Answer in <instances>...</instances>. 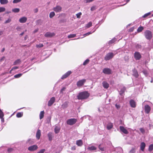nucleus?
<instances>
[{
	"mask_svg": "<svg viewBox=\"0 0 153 153\" xmlns=\"http://www.w3.org/2000/svg\"><path fill=\"white\" fill-rule=\"evenodd\" d=\"M134 29V27L130 28L128 30L129 32H133Z\"/></svg>",
	"mask_w": 153,
	"mask_h": 153,
	"instance_id": "obj_52",
	"label": "nucleus"
},
{
	"mask_svg": "<svg viewBox=\"0 0 153 153\" xmlns=\"http://www.w3.org/2000/svg\"><path fill=\"white\" fill-rule=\"evenodd\" d=\"M60 131V128L58 127H56L54 128L55 132L56 134L58 133Z\"/></svg>",
	"mask_w": 153,
	"mask_h": 153,
	"instance_id": "obj_29",
	"label": "nucleus"
},
{
	"mask_svg": "<svg viewBox=\"0 0 153 153\" xmlns=\"http://www.w3.org/2000/svg\"><path fill=\"white\" fill-rule=\"evenodd\" d=\"M76 36V34H71L68 36V38H72L75 37Z\"/></svg>",
	"mask_w": 153,
	"mask_h": 153,
	"instance_id": "obj_31",
	"label": "nucleus"
},
{
	"mask_svg": "<svg viewBox=\"0 0 153 153\" xmlns=\"http://www.w3.org/2000/svg\"><path fill=\"white\" fill-rule=\"evenodd\" d=\"M114 56L113 53L111 52L108 53L106 54L104 57V59L106 61L109 60L112 58Z\"/></svg>",
	"mask_w": 153,
	"mask_h": 153,
	"instance_id": "obj_4",
	"label": "nucleus"
},
{
	"mask_svg": "<svg viewBox=\"0 0 153 153\" xmlns=\"http://www.w3.org/2000/svg\"><path fill=\"white\" fill-rule=\"evenodd\" d=\"M91 32H88L84 34L83 36H84V37H85L87 36H88V35L91 34Z\"/></svg>",
	"mask_w": 153,
	"mask_h": 153,
	"instance_id": "obj_55",
	"label": "nucleus"
},
{
	"mask_svg": "<svg viewBox=\"0 0 153 153\" xmlns=\"http://www.w3.org/2000/svg\"><path fill=\"white\" fill-rule=\"evenodd\" d=\"M45 112L44 111H41L39 114V118L40 120L42 119L44 116Z\"/></svg>",
	"mask_w": 153,
	"mask_h": 153,
	"instance_id": "obj_23",
	"label": "nucleus"
},
{
	"mask_svg": "<svg viewBox=\"0 0 153 153\" xmlns=\"http://www.w3.org/2000/svg\"><path fill=\"white\" fill-rule=\"evenodd\" d=\"M41 135V131L38 129L37 131L36 134V138L38 140H39L40 139Z\"/></svg>",
	"mask_w": 153,
	"mask_h": 153,
	"instance_id": "obj_18",
	"label": "nucleus"
},
{
	"mask_svg": "<svg viewBox=\"0 0 153 153\" xmlns=\"http://www.w3.org/2000/svg\"><path fill=\"white\" fill-rule=\"evenodd\" d=\"M136 149L132 148L129 152V153H135Z\"/></svg>",
	"mask_w": 153,
	"mask_h": 153,
	"instance_id": "obj_38",
	"label": "nucleus"
},
{
	"mask_svg": "<svg viewBox=\"0 0 153 153\" xmlns=\"http://www.w3.org/2000/svg\"><path fill=\"white\" fill-rule=\"evenodd\" d=\"M99 149L100 150H101V151H104V148L103 147H101V145H100L99 146Z\"/></svg>",
	"mask_w": 153,
	"mask_h": 153,
	"instance_id": "obj_51",
	"label": "nucleus"
},
{
	"mask_svg": "<svg viewBox=\"0 0 153 153\" xmlns=\"http://www.w3.org/2000/svg\"><path fill=\"white\" fill-rule=\"evenodd\" d=\"M68 102H65L62 105V107L63 108H65L68 107Z\"/></svg>",
	"mask_w": 153,
	"mask_h": 153,
	"instance_id": "obj_26",
	"label": "nucleus"
},
{
	"mask_svg": "<svg viewBox=\"0 0 153 153\" xmlns=\"http://www.w3.org/2000/svg\"><path fill=\"white\" fill-rule=\"evenodd\" d=\"M62 8L59 6H57L53 8V10L56 12H59L61 11Z\"/></svg>",
	"mask_w": 153,
	"mask_h": 153,
	"instance_id": "obj_12",
	"label": "nucleus"
},
{
	"mask_svg": "<svg viewBox=\"0 0 153 153\" xmlns=\"http://www.w3.org/2000/svg\"><path fill=\"white\" fill-rule=\"evenodd\" d=\"M43 46V45L42 44H37L36 45V47L37 48H41Z\"/></svg>",
	"mask_w": 153,
	"mask_h": 153,
	"instance_id": "obj_40",
	"label": "nucleus"
},
{
	"mask_svg": "<svg viewBox=\"0 0 153 153\" xmlns=\"http://www.w3.org/2000/svg\"><path fill=\"white\" fill-rule=\"evenodd\" d=\"M88 149L91 151L96 150L97 148L94 146H92L90 147H88Z\"/></svg>",
	"mask_w": 153,
	"mask_h": 153,
	"instance_id": "obj_28",
	"label": "nucleus"
},
{
	"mask_svg": "<svg viewBox=\"0 0 153 153\" xmlns=\"http://www.w3.org/2000/svg\"><path fill=\"white\" fill-rule=\"evenodd\" d=\"M89 62V59H86L83 63V65H85L88 64Z\"/></svg>",
	"mask_w": 153,
	"mask_h": 153,
	"instance_id": "obj_42",
	"label": "nucleus"
},
{
	"mask_svg": "<svg viewBox=\"0 0 153 153\" xmlns=\"http://www.w3.org/2000/svg\"><path fill=\"white\" fill-rule=\"evenodd\" d=\"M21 62V60L19 59H18L16 60L13 63V65H16L17 64H19Z\"/></svg>",
	"mask_w": 153,
	"mask_h": 153,
	"instance_id": "obj_37",
	"label": "nucleus"
},
{
	"mask_svg": "<svg viewBox=\"0 0 153 153\" xmlns=\"http://www.w3.org/2000/svg\"><path fill=\"white\" fill-rule=\"evenodd\" d=\"M27 18L25 17H23L20 18L19 19V22L21 23H24L27 20Z\"/></svg>",
	"mask_w": 153,
	"mask_h": 153,
	"instance_id": "obj_16",
	"label": "nucleus"
},
{
	"mask_svg": "<svg viewBox=\"0 0 153 153\" xmlns=\"http://www.w3.org/2000/svg\"><path fill=\"white\" fill-rule=\"evenodd\" d=\"M22 0H13V3H17L21 1Z\"/></svg>",
	"mask_w": 153,
	"mask_h": 153,
	"instance_id": "obj_49",
	"label": "nucleus"
},
{
	"mask_svg": "<svg viewBox=\"0 0 153 153\" xmlns=\"http://www.w3.org/2000/svg\"><path fill=\"white\" fill-rule=\"evenodd\" d=\"M66 89V88L65 87H63L60 91V92L62 93L63 91H64Z\"/></svg>",
	"mask_w": 153,
	"mask_h": 153,
	"instance_id": "obj_56",
	"label": "nucleus"
},
{
	"mask_svg": "<svg viewBox=\"0 0 153 153\" xmlns=\"http://www.w3.org/2000/svg\"><path fill=\"white\" fill-rule=\"evenodd\" d=\"M135 47L137 49H140L141 48V45L137 44L136 45Z\"/></svg>",
	"mask_w": 153,
	"mask_h": 153,
	"instance_id": "obj_47",
	"label": "nucleus"
},
{
	"mask_svg": "<svg viewBox=\"0 0 153 153\" xmlns=\"http://www.w3.org/2000/svg\"><path fill=\"white\" fill-rule=\"evenodd\" d=\"M6 9L5 8L2 7H0V13L4 12L5 11Z\"/></svg>",
	"mask_w": 153,
	"mask_h": 153,
	"instance_id": "obj_41",
	"label": "nucleus"
},
{
	"mask_svg": "<svg viewBox=\"0 0 153 153\" xmlns=\"http://www.w3.org/2000/svg\"><path fill=\"white\" fill-rule=\"evenodd\" d=\"M133 75L136 78L138 77L139 75L138 72L135 69H134L133 71Z\"/></svg>",
	"mask_w": 153,
	"mask_h": 153,
	"instance_id": "obj_17",
	"label": "nucleus"
},
{
	"mask_svg": "<svg viewBox=\"0 0 153 153\" xmlns=\"http://www.w3.org/2000/svg\"><path fill=\"white\" fill-rule=\"evenodd\" d=\"M22 75V74H17L15 75L14 76V77L15 78H18L20 77Z\"/></svg>",
	"mask_w": 153,
	"mask_h": 153,
	"instance_id": "obj_39",
	"label": "nucleus"
},
{
	"mask_svg": "<svg viewBox=\"0 0 153 153\" xmlns=\"http://www.w3.org/2000/svg\"><path fill=\"white\" fill-rule=\"evenodd\" d=\"M82 15V13L81 12H79L77 14H76V16L77 18H80L81 15Z\"/></svg>",
	"mask_w": 153,
	"mask_h": 153,
	"instance_id": "obj_50",
	"label": "nucleus"
},
{
	"mask_svg": "<svg viewBox=\"0 0 153 153\" xmlns=\"http://www.w3.org/2000/svg\"><path fill=\"white\" fill-rule=\"evenodd\" d=\"M71 73L72 72L71 71H68L62 76L61 79H64L66 78L69 76L71 74Z\"/></svg>",
	"mask_w": 153,
	"mask_h": 153,
	"instance_id": "obj_11",
	"label": "nucleus"
},
{
	"mask_svg": "<svg viewBox=\"0 0 153 153\" xmlns=\"http://www.w3.org/2000/svg\"><path fill=\"white\" fill-rule=\"evenodd\" d=\"M34 13H36L38 11V9L37 8H36L34 10Z\"/></svg>",
	"mask_w": 153,
	"mask_h": 153,
	"instance_id": "obj_61",
	"label": "nucleus"
},
{
	"mask_svg": "<svg viewBox=\"0 0 153 153\" xmlns=\"http://www.w3.org/2000/svg\"><path fill=\"white\" fill-rule=\"evenodd\" d=\"M95 9V7H93L91 8V11H93Z\"/></svg>",
	"mask_w": 153,
	"mask_h": 153,
	"instance_id": "obj_63",
	"label": "nucleus"
},
{
	"mask_svg": "<svg viewBox=\"0 0 153 153\" xmlns=\"http://www.w3.org/2000/svg\"><path fill=\"white\" fill-rule=\"evenodd\" d=\"M102 72L105 74H111L112 71L109 68H104Z\"/></svg>",
	"mask_w": 153,
	"mask_h": 153,
	"instance_id": "obj_8",
	"label": "nucleus"
},
{
	"mask_svg": "<svg viewBox=\"0 0 153 153\" xmlns=\"http://www.w3.org/2000/svg\"><path fill=\"white\" fill-rule=\"evenodd\" d=\"M11 21V19H9L7 20H6L4 22L5 24H7L10 22Z\"/></svg>",
	"mask_w": 153,
	"mask_h": 153,
	"instance_id": "obj_54",
	"label": "nucleus"
},
{
	"mask_svg": "<svg viewBox=\"0 0 153 153\" xmlns=\"http://www.w3.org/2000/svg\"><path fill=\"white\" fill-rule=\"evenodd\" d=\"M102 84L103 87L107 89L109 87V84L106 81H103Z\"/></svg>",
	"mask_w": 153,
	"mask_h": 153,
	"instance_id": "obj_21",
	"label": "nucleus"
},
{
	"mask_svg": "<svg viewBox=\"0 0 153 153\" xmlns=\"http://www.w3.org/2000/svg\"><path fill=\"white\" fill-rule=\"evenodd\" d=\"M92 25V23L90 22H88L87 24L86 25V26L87 28H88L90 27Z\"/></svg>",
	"mask_w": 153,
	"mask_h": 153,
	"instance_id": "obj_35",
	"label": "nucleus"
},
{
	"mask_svg": "<svg viewBox=\"0 0 153 153\" xmlns=\"http://www.w3.org/2000/svg\"><path fill=\"white\" fill-rule=\"evenodd\" d=\"M134 58L136 60H139L141 58L142 56L140 53L138 52H135L134 54Z\"/></svg>",
	"mask_w": 153,
	"mask_h": 153,
	"instance_id": "obj_5",
	"label": "nucleus"
},
{
	"mask_svg": "<svg viewBox=\"0 0 153 153\" xmlns=\"http://www.w3.org/2000/svg\"><path fill=\"white\" fill-rule=\"evenodd\" d=\"M55 100V97H51L48 102V105L49 106H51L52 104L54 102Z\"/></svg>",
	"mask_w": 153,
	"mask_h": 153,
	"instance_id": "obj_9",
	"label": "nucleus"
},
{
	"mask_svg": "<svg viewBox=\"0 0 153 153\" xmlns=\"http://www.w3.org/2000/svg\"><path fill=\"white\" fill-rule=\"evenodd\" d=\"M41 22V19H39V20H38L37 21L36 24H39V23H40Z\"/></svg>",
	"mask_w": 153,
	"mask_h": 153,
	"instance_id": "obj_60",
	"label": "nucleus"
},
{
	"mask_svg": "<svg viewBox=\"0 0 153 153\" xmlns=\"http://www.w3.org/2000/svg\"><path fill=\"white\" fill-rule=\"evenodd\" d=\"M18 68H19V67H16V66L14 67H13L11 69V70H15V69H18Z\"/></svg>",
	"mask_w": 153,
	"mask_h": 153,
	"instance_id": "obj_59",
	"label": "nucleus"
},
{
	"mask_svg": "<svg viewBox=\"0 0 153 153\" xmlns=\"http://www.w3.org/2000/svg\"><path fill=\"white\" fill-rule=\"evenodd\" d=\"M20 11V9L18 8H14L12 9V11L14 13H18Z\"/></svg>",
	"mask_w": 153,
	"mask_h": 153,
	"instance_id": "obj_30",
	"label": "nucleus"
},
{
	"mask_svg": "<svg viewBox=\"0 0 153 153\" xmlns=\"http://www.w3.org/2000/svg\"><path fill=\"white\" fill-rule=\"evenodd\" d=\"M13 151V149L12 148H8L7 149V152H11Z\"/></svg>",
	"mask_w": 153,
	"mask_h": 153,
	"instance_id": "obj_53",
	"label": "nucleus"
},
{
	"mask_svg": "<svg viewBox=\"0 0 153 153\" xmlns=\"http://www.w3.org/2000/svg\"><path fill=\"white\" fill-rule=\"evenodd\" d=\"M130 104L132 108H135L136 107V102L133 100H131L130 101Z\"/></svg>",
	"mask_w": 153,
	"mask_h": 153,
	"instance_id": "obj_15",
	"label": "nucleus"
},
{
	"mask_svg": "<svg viewBox=\"0 0 153 153\" xmlns=\"http://www.w3.org/2000/svg\"><path fill=\"white\" fill-rule=\"evenodd\" d=\"M86 3H88L94 0H85Z\"/></svg>",
	"mask_w": 153,
	"mask_h": 153,
	"instance_id": "obj_58",
	"label": "nucleus"
},
{
	"mask_svg": "<svg viewBox=\"0 0 153 153\" xmlns=\"http://www.w3.org/2000/svg\"><path fill=\"white\" fill-rule=\"evenodd\" d=\"M113 127V124L111 122H109L108 123L106 126L107 129L109 130L111 129Z\"/></svg>",
	"mask_w": 153,
	"mask_h": 153,
	"instance_id": "obj_19",
	"label": "nucleus"
},
{
	"mask_svg": "<svg viewBox=\"0 0 153 153\" xmlns=\"http://www.w3.org/2000/svg\"><path fill=\"white\" fill-rule=\"evenodd\" d=\"M115 106L117 109H119L120 107V105L117 104L115 105Z\"/></svg>",
	"mask_w": 153,
	"mask_h": 153,
	"instance_id": "obj_57",
	"label": "nucleus"
},
{
	"mask_svg": "<svg viewBox=\"0 0 153 153\" xmlns=\"http://www.w3.org/2000/svg\"><path fill=\"white\" fill-rule=\"evenodd\" d=\"M116 41V39H112L109 42V44H112V43H114L115 41Z\"/></svg>",
	"mask_w": 153,
	"mask_h": 153,
	"instance_id": "obj_48",
	"label": "nucleus"
},
{
	"mask_svg": "<svg viewBox=\"0 0 153 153\" xmlns=\"http://www.w3.org/2000/svg\"><path fill=\"white\" fill-rule=\"evenodd\" d=\"M90 96V94L88 91H84L80 92L77 96L78 100H82L88 98Z\"/></svg>",
	"mask_w": 153,
	"mask_h": 153,
	"instance_id": "obj_1",
	"label": "nucleus"
},
{
	"mask_svg": "<svg viewBox=\"0 0 153 153\" xmlns=\"http://www.w3.org/2000/svg\"><path fill=\"white\" fill-rule=\"evenodd\" d=\"M146 147V144L144 142L141 143L140 145V150L142 151H144Z\"/></svg>",
	"mask_w": 153,
	"mask_h": 153,
	"instance_id": "obj_20",
	"label": "nucleus"
},
{
	"mask_svg": "<svg viewBox=\"0 0 153 153\" xmlns=\"http://www.w3.org/2000/svg\"><path fill=\"white\" fill-rule=\"evenodd\" d=\"M23 115V112H20L18 113L16 115V116L18 118H19L22 117Z\"/></svg>",
	"mask_w": 153,
	"mask_h": 153,
	"instance_id": "obj_27",
	"label": "nucleus"
},
{
	"mask_svg": "<svg viewBox=\"0 0 153 153\" xmlns=\"http://www.w3.org/2000/svg\"><path fill=\"white\" fill-rule=\"evenodd\" d=\"M145 110L146 113L149 114L151 110V108L149 105H146L145 106Z\"/></svg>",
	"mask_w": 153,
	"mask_h": 153,
	"instance_id": "obj_14",
	"label": "nucleus"
},
{
	"mask_svg": "<svg viewBox=\"0 0 153 153\" xmlns=\"http://www.w3.org/2000/svg\"><path fill=\"white\" fill-rule=\"evenodd\" d=\"M45 151V150L44 149H42L36 153H44Z\"/></svg>",
	"mask_w": 153,
	"mask_h": 153,
	"instance_id": "obj_46",
	"label": "nucleus"
},
{
	"mask_svg": "<svg viewBox=\"0 0 153 153\" xmlns=\"http://www.w3.org/2000/svg\"><path fill=\"white\" fill-rule=\"evenodd\" d=\"M76 144L79 146H81L83 144L82 141L81 140H77L76 141Z\"/></svg>",
	"mask_w": 153,
	"mask_h": 153,
	"instance_id": "obj_22",
	"label": "nucleus"
},
{
	"mask_svg": "<svg viewBox=\"0 0 153 153\" xmlns=\"http://www.w3.org/2000/svg\"><path fill=\"white\" fill-rule=\"evenodd\" d=\"M143 29V27L142 26L139 27L137 29V32H141Z\"/></svg>",
	"mask_w": 153,
	"mask_h": 153,
	"instance_id": "obj_33",
	"label": "nucleus"
},
{
	"mask_svg": "<svg viewBox=\"0 0 153 153\" xmlns=\"http://www.w3.org/2000/svg\"><path fill=\"white\" fill-rule=\"evenodd\" d=\"M27 37H28V36H27V35H26V36H25V38H24V39H25V40H26L27 39Z\"/></svg>",
	"mask_w": 153,
	"mask_h": 153,
	"instance_id": "obj_64",
	"label": "nucleus"
},
{
	"mask_svg": "<svg viewBox=\"0 0 153 153\" xmlns=\"http://www.w3.org/2000/svg\"><path fill=\"white\" fill-rule=\"evenodd\" d=\"M44 35L45 37H52L54 36L55 34L53 33L48 32L45 33Z\"/></svg>",
	"mask_w": 153,
	"mask_h": 153,
	"instance_id": "obj_13",
	"label": "nucleus"
},
{
	"mask_svg": "<svg viewBox=\"0 0 153 153\" xmlns=\"http://www.w3.org/2000/svg\"><path fill=\"white\" fill-rule=\"evenodd\" d=\"M140 130L143 134H144L145 133V131L143 128H140Z\"/></svg>",
	"mask_w": 153,
	"mask_h": 153,
	"instance_id": "obj_45",
	"label": "nucleus"
},
{
	"mask_svg": "<svg viewBox=\"0 0 153 153\" xmlns=\"http://www.w3.org/2000/svg\"><path fill=\"white\" fill-rule=\"evenodd\" d=\"M76 147L75 146H73L72 147V148H71V150H76Z\"/></svg>",
	"mask_w": 153,
	"mask_h": 153,
	"instance_id": "obj_62",
	"label": "nucleus"
},
{
	"mask_svg": "<svg viewBox=\"0 0 153 153\" xmlns=\"http://www.w3.org/2000/svg\"><path fill=\"white\" fill-rule=\"evenodd\" d=\"M120 131L125 134H128V131L123 126H120Z\"/></svg>",
	"mask_w": 153,
	"mask_h": 153,
	"instance_id": "obj_10",
	"label": "nucleus"
},
{
	"mask_svg": "<svg viewBox=\"0 0 153 153\" xmlns=\"http://www.w3.org/2000/svg\"><path fill=\"white\" fill-rule=\"evenodd\" d=\"M148 150L149 152H151L153 150V144H152L149 145Z\"/></svg>",
	"mask_w": 153,
	"mask_h": 153,
	"instance_id": "obj_32",
	"label": "nucleus"
},
{
	"mask_svg": "<svg viewBox=\"0 0 153 153\" xmlns=\"http://www.w3.org/2000/svg\"><path fill=\"white\" fill-rule=\"evenodd\" d=\"M126 90V88L125 87H124L123 88L121 89L120 90V95H121L123 94L124 92Z\"/></svg>",
	"mask_w": 153,
	"mask_h": 153,
	"instance_id": "obj_34",
	"label": "nucleus"
},
{
	"mask_svg": "<svg viewBox=\"0 0 153 153\" xmlns=\"http://www.w3.org/2000/svg\"><path fill=\"white\" fill-rule=\"evenodd\" d=\"M48 136L49 138V140L51 141L52 139V134L51 132H49L48 134Z\"/></svg>",
	"mask_w": 153,
	"mask_h": 153,
	"instance_id": "obj_25",
	"label": "nucleus"
},
{
	"mask_svg": "<svg viewBox=\"0 0 153 153\" xmlns=\"http://www.w3.org/2000/svg\"><path fill=\"white\" fill-rule=\"evenodd\" d=\"M86 81V80L85 79L80 80L77 82L76 85L78 87H81L84 84Z\"/></svg>",
	"mask_w": 153,
	"mask_h": 153,
	"instance_id": "obj_6",
	"label": "nucleus"
},
{
	"mask_svg": "<svg viewBox=\"0 0 153 153\" xmlns=\"http://www.w3.org/2000/svg\"><path fill=\"white\" fill-rule=\"evenodd\" d=\"M4 116V114L3 112L2 111L1 109H0V118H2Z\"/></svg>",
	"mask_w": 153,
	"mask_h": 153,
	"instance_id": "obj_43",
	"label": "nucleus"
},
{
	"mask_svg": "<svg viewBox=\"0 0 153 153\" xmlns=\"http://www.w3.org/2000/svg\"><path fill=\"white\" fill-rule=\"evenodd\" d=\"M55 15V13L54 12H51L49 14V17L50 18H53Z\"/></svg>",
	"mask_w": 153,
	"mask_h": 153,
	"instance_id": "obj_36",
	"label": "nucleus"
},
{
	"mask_svg": "<svg viewBox=\"0 0 153 153\" xmlns=\"http://www.w3.org/2000/svg\"><path fill=\"white\" fill-rule=\"evenodd\" d=\"M144 35L146 38L148 40H150L152 37V32L149 30H146L144 32Z\"/></svg>",
	"mask_w": 153,
	"mask_h": 153,
	"instance_id": "obj_2",
	"label": "nucleus"
},
{
	"mask_svg": "<svg viewBox=\"0 0 153 153\" xmlns=\"http://www.w3.org/2000/svg\"><path fill=\"white\" fill-rule=\"evenodd\" d=\"M0 2L1 4H7L8 1V0H0Z\"/></svg>",
	"mask_w": 153,
	"mask_h": 153,
	"instance_id": "obj_24",
	"label": "nucleus"
},
{
	"mask_svg": "<svg viewBox=\"0 0 153 153\" xmlns=\"http://www.w3.org/2000/svg\"><path fill=\"white\" fill-rule=\"evenodd\" d=\"M38 148L36 145H35L29 146L28 148V149L30 151H34L38 149Z\"/></svg>",
	"mask_w": 153,
	"mask_h": 153,
	"instance_id": "obj_7",
	"label": "nucleus"
},
{
	"mask_svg": "<svg viewBox=\"0 0 153 153\" xmlns=\"http://www.w3.org/2000/svg\"><path fill=\"white\" fill-rule=\"evenodd\" d=\"M150 14H151V13L150 12L148 13H147L145 14V15H144L143 16V17L146 18V17L148 16H149L150 15Z\"/></svg>",
	"mask_w": 153,
	"mask_h": 153,
	"instance_id": "obj_44",
	"label": "nucleus"
},
{
	"mask_svg": "<svg viewBox=\"0 0 153 153\" xmlns=\"http://www.w3.org/2000/svg\"><path fill=\"white\" fill-rule=\"evenodd\" d=\"M77 121V120L76 119L71 118L68 120L66 122V123L68 125L72 126Z\"/></svg>",
	"mask_w": 153,
	"mask_h": 153,
	"instance_id": "obj_3",
	"label": "nucleus"
}]
</instances>
